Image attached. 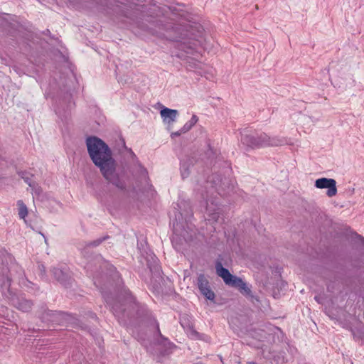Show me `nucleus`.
I'll list each match as a JSON object with an SVG mask.
<instances>
[{
    "mask_svg": "<svg viewBox=\"0 0 364 364\" xmlns=\"http://www.w3.org/2000/svg\"><path fill=\"white\" fill-rule=\"evenodd\" d=\"M18 211V215L20 218L25 220L26 215H28V209L26 205L22 200L17 201Z\"/></svg>",
    "mask_w": 364,
    "mask_h": 364,
    "instance_id": "nucleus-10",
    "label": "nucleus"
},
{
    "mask_svg": "<svg viewBox=\"0 0 364 364\" xmlns=\"http://www.w3.org/2000/svg\"><path fill=\"white\" fill-rule=\"evenodd\" d=\"M198 286L201 291L203 289L208 288L209 287L208 282L203 275H200L198 278Z\"/></svg>",
    "mask_w": 364,
    "mask_h": 364,
    "instance_id": "nucleus-13",
    "label": "nucleus"
},
{
    "mask_svg": "<svg viewBox=\"0 0 364 364\" xmlns=\"http://www.w3.org/2000/svg\"><path fill=\"white\" fill-rule=\"evenodd\" d=\"M315 299H316V301H318V302H319L318 296H316V297H315Z\"/></svg>",
    "mask_w": 364,
    "mask_h": 364,
    "instance_id": "nucleus-24",
    "label": "nucleus"
},
{
    "mask_svg": "<svg viewBox=\"0 0 364 364\" xmlns=\"http://www.w3.org/2000/svg\"><path fill=\"white\" fill-rule=\"evenodd\" d=\"M241 141L242 144L252 149L269 146H282L287 144L284 138L270 137L265 133L245 134L241 138Z\"/></svg>",
    "mask_w": 364,
    "mask_h": 364,
    "instance_id": "nucleus-3",
    "label": "nucleus"
},
{
    "mask_svg": "<svg viewBox=\"0 0 364 364\" xmlns=\"http://www.w3.org/2000/svg\"><path fill=\"white\" fill-rule=\"evenodd\" d=\"M122 144L123 145V147H124L123 154H124V156L128 159H134L136 157V156H135L134 153L132 151V149H128L127 147L125 146V143L124 141H122Z\"/></svg>",
    "mask_w": 364,
    "mask_h": 364,
    "instance_id": "nucleus-16",
    "label": "nucleus"
},
{
    "mask_svg": "<svg viewBox=\"0 0 364 364\" xmlns=\"http://www.w3.org/2000/svg\"><path fill=\"white\" fill-rule=\"evenodd\" d=\"M198 57L195 56L194 58H192L191 57H188V58L186 59L187 62L189 63L190 66L191 68H196L198 67V64L194 63V62H192L193 60L196 59V61H198V59H197Z\"/></svg>",
    "mask_w": 364,
    "mask_h": 364,
    "instance_id": "nucleus-17",
    "label": "nucleus"
},
{
    "mask_svg": "<svg viewBox=\"0 0 364 364\" xmlns=\"http://www.w3.org/2000/svg\"><path fill=\"white\" fill-rule=\"evenodd\" d=\"M215 269L218 275L223 278L226 284L237 287L243 294L249 295L250 294L251 291L246 283L240 278L232 275L228 269L222 266L220 262L216 264Z\"/></svg>",
    "mask_w": 364,
    "mask_h": 364,
    "instance_id": "nucleus-4",
    "label": "nucleus"
},
{
    "mask_svg": "<svg viewBox=\"0 0 364 364\" xmlns=\"http://www.w3.org/2000/svg\"><path fill=\"white\" fill-rule=\"evenodd\" d=\"M112 309L116 312V309H115L114 306H112Z\"/></svg>",
    "mask_w": 364,
    "mask_h": 364,
    "instance_id": "nucleus-25",
    "label": "nucleus"
},
{
    "mask_svg": "<svg viewBox=\"0 0 364 364\" xmlns=\"http://www.w3.org/2000/svg\"><path fill=\"white\" fill-rule=\"evenodd\" d=\"M173 234L171 237L173 246L177 251H180L183 242H186L191 240L192 236L184 228L183 225L178 222L177 220L173 223Z\"/></svg>",
    "mask_w": 364,
    "mask_h": 364,
    "instance_id": "nucleus-5",
    "label": "nucleus"
},
{
    "mask_svg": "<svg viewBox=\"0 0 364 364\" xmlns=\"http://www.w3.org/2000/svg\"><path fill=\"white\" fill-rule=\"evenodd\" d=\"M86 145L92 161L96 166L100 168L105 179L117 188H124V183L116 173L115 162L108 146L95 136L88 137Z\"/></svg>",
    "mask_w": 364,
    "mask_h": 364,
    "instance_id": "nucleus-1",
    "label": "nucleus"
},
{
    "mask_svg": "<svg viewBox=\"0 0 364 364\" xmlns=\"http://www.w3.org/2000/svg\"><path fill=\"white\" fill-rule=\"evenodd\" d=\"M181 133H183L181 131V132H173V133H171V136L172 138H173L175 136H180Z\"/></svg>",
    "mask_w": 364,
    "mask_h": 364,
    "instance_id": "nucleus-21",
    "label": "nucleus"
},
{
    "mask_svg": "<svg viewBox=\"0 0 364 364\" xmlns=\"http://www.w3.org/2000/svg\"><path fill=\"white\" fill-rule=\"evenodd\" d=\"M11 283L10 279L7 275H5L4 273L0 274V286L2 289V293L8 298L10 299V296H11V293L10 292ZM11 299L14 304L18 309L22 311H28L31 309L32 304L31 301L22 299L21 301H16L13 296L11 297Z\"/></svg>",
    "mask_w": 364,
    "mask_h": 364,
    "instance_id": "nucleus-6",
    "label": "nucleus"
},
{
    "mask_svg": "<svg viewBox=\"0 0 364 364\" xmlns=\"http://www.w3.org/2000/svg\"><path fill=\"white\" fill-rule=\"evenodd\" d=\"M144 345L147 349L149 348L148 346L145 343H144Z\"/></svg>",
    "mask_w": 364,
    "mask_h": 364,
    "instance_id": "nucleus-23",
    "label": "nucleus"
},
{
    "mask_svg": "<svg viewBox=\"0 0 364 364\" xmlns=\"http://www.w3.org/2000/svg\"><path fill=\"white\" fill-rule=\"evenodd\" d=\"M53 274L55 278L61 283H63L66 278V273L64 272L61 269L54 268L53 269Z\"/></svg>",
    "mask_w": 364,
    "mask_h": 364,
    "instance_id": "nucleus-12",
    "label": "nucleus"
},
{
    "mask_svg": "<svg viewBox=\"0 0 364 364\" xmlns=\"http://www.w3.org/2000/svg\"><path fill=\"white\" fill-rule=\"evenodd\" d=\"M201 294L208 299L213 300L215 298L214 292L210 289V287L208 288L203 289L200 291Z\"/></svg>",
    "mask_w": 364,
    "mask_h": 364,
    "instance_id": "nucleus-15",
    "label": "nucleus"
},
{
    "mask_svg": "<svg viewBox=\"0 0 364 364\" xmlns=\"http://www.w3.org/2000/svg\"><path fill=\"white\" fill-rule=\"evenodd\" d=\"M142 173H143V176H144V179H146V178H147V176H146L147 172H146V171L145 169L142 170Z\"/></svg>",
    "mask_w": 364,
    "mask_h": 364,
    "instance_id": "nucleus-22",
    "label": "nucleus"
},
{
    "mask_svg": "<svg viewBox=\"0 0 364 364\" xmlns=\"http://www.w3.org/2000/svg\"><path fill=\"white\" fill-rule=\"evenodd\" d=\"M19 175L21 176V178L25 181L26 183L28 184L30 187L33 186V181L32 177L33 176L30 173L24 171H21L19 173Z\"/></svg>",
    "mask_w": 364,
    "mask_h": 364,
    "instance_id": "nucleus-14",
    "label": "nucleus"
},
{
    "mask_svg": "<svg viewBox=\"0 0 364 364\" xmlns=\"http://www.w3.org/2000/svg\"><path fill=\"white\" fill-rule=\"evenodd\" d=\"M176 41L179 43V48L186 53L198 57L205 48L203 45L204 39L203 32L197 28V33L193 28L183 31Z\"/></svg>",
    "mask_w": 364,
    "mask_h": 364,
    "instance_id": "nucleus-2",
    "label": "nucleus"
},
{
    "mask_svg": "<svg viewBox=\"0 0 364 364\" xmlns=\"http://www.w3.org/2000/svg\"><path fill=\"white\" fill-rule=\"evenodd\" d=\"M315 186L319 189L327 188L326 195L328 197L335 196L337 193L336 181L333 178H318L315 181Z\"/></svg>",
    "mask_w": 364,
    "mask_h": 364,
    "instance_id": "nucleus-7",
    "label": "nucleus"
},
{
    "mask_svg": "<svg viewBox=\"0 0 364 364\" xmlns=\"http://www.w3.org/2000/svg\"><path fill=\"white\" fill-rule=\"evenodd\" d=\"M198 118L196 115H193L189 121H188L182 127L181 132H186L189 131L198 122Z\"/></svg>",
    "mask_w": 364,
    "mask_h": 364,
    "instance_id": "nucleus-11",
    "label": "nucleus"
},
{
    "mask_svg": "<svg viewBox=\"0 0 364 364\" xmlns=\"http://www.w3.org/2000/svg\"><path fill=\"white\" fill-rule=\"evenodd\" d=\"M124 291L125 296H127V300H129L130 302L134 301V297L132 296L131 293L129 292V291L128 289H124Z\"/></svg>",
    "mask_w": 364,
    "mask_h": 364,
    "instance_id": "nucleus-19",
    "label": "nucleus"
},
{
    "mask_svg": "<svg viewBox=\"0 0 364 364\" xmlns=\"http://www.w3.org/2000/svg\"><path fill=\"white\" fill-rule=\"evenodd\" d=\"M181 176L183 178H186L189 174L188 170L186 168L185 164H182V166L181 167Z\"/></svg>",
    "mask_w": 364,
    "mask_h": 364,
    "instance_id": "nucleus-18",
    "label": "nucleus"
},
{
    "mask_svg": "<svg viewBox=\"0 0 364 364\" xmlns=\"http://www.w3.org/2000/svg\"><path fill=\"white\" fill-rule=\"evenodd\" d=\"M105 238H102V239H99V240H95L92 242L90 243V245H92V246H97L99 245L102 242V240H104Z\"/></svg>",
    "mask_w": 364,
    "mask_h": 364,
    "instance_id": "nucleus-20",
    "label": "nucleus"
},
{
    "mask_svg": "<svg viewBox=\"0 0 364 364\" xmlns=\"http://www.w3.org/2000/svg\"><path fill=\"white\" fill-rule=\"evenodd\" d=\"M206 212L208 215V218L207 219L208 221H217L219 218V208L217 204H214L213 202H211V204H209V201L206 202Z\"/></svg>",
    "mask_w": 364,
    "mask_h": 364,
    "instance_id": "nucleus-9",
    "label": "nucleus"
},
{
    "mask_svg": "<svg viewBox=\"0 0 364 364\" xmlns=\"http://www.w3.org/2000/svg\"><path fill=\"white\" fill-rule=\"evenodd\" d=\"M160 115L164 124H171L176 120L178 112L176 109L164 107L160 111Z\"/></svg>",
    "mask_w": 364,
    "mask_h": 364,
    "instance_id": "nucleus-8",
    "label": "nucleus"
}]
</instances>
